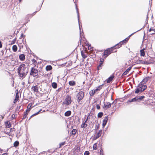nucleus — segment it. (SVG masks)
I'll use <instances>...</instances> for the list:
<instances>
[{"mask_svg":"<svg viewBox=\"0 0 155 155\" xmlns=\"http://www.w3.org/2000/svg\"><path fill=\"white\" fill-rule=\"evenodd\" d=\"M81 56L83 58L85 59L87 57V55L84 53L82 51H81Z\"/></svg>","mask_w":155,"mask_h":155,"instance_id":"bb28decb","label":"nucleus"},{"mask_svg":"<svg viewBox=\"0 0 155 155\" xmlns=\"http://www.w3.org/2000/svg\"><path fill=\"white\" fill-rule=\"evenodd\" d=\"M108 117L107 116L104 117V119L103 121L102 126L103 127L106 125L107 123V121L108 119Z\"/></svg>","mask_w":155,"mask_h":155,"instance_id":"6e6552de","label":"nucleus"},{"mask_svg":"<svg viewBox=\"0 0 155 155\" xmlns=\"http://www.w3.org/2000/svg\"><path fill=\"white\" fill-rule=\"evenodd\" d=\"M90 114H89V115H88V117H87V118L86 119V120L85 121V122H84V123H87V121L88 120V117H89V116H90Z\"/></svg>","mask_w":155,"mask_h":155,"instance_id":"603ef678","label":"nucleus"},{"mask_svg":"<svg viewBox=\"0 0 155 155\" xmlns=\"http://www.w3.org/2000/svg\"><path fill=\"white\" fill-rule=\"evenodd\" d=\"M111 100H113V96L112 95H111Z\"/></svg>","mask_w":155,"mask_h":155,"instance_id":"0e129e2a","label":"nucleus"},{"mask_svg":"<svg viewBox=\"0 0 155 155\" xmlns=\"http://www.w3.org/2000/svg\"><path fill=\"white\" fill-rule=\"evenodd\" d=\"M140 91V88L139 87L136 89L135 92L136 94H138L139 93Z\"/></svg>","mask_w":155,"mask_h":155,"instance_id":"c9c22d12","label":"nucleus"},{"mask_svg":"<svg viewBox=\"0 0 155 155\" xmlns=\"http://www.w3.org/2000/svg\"><path fill=\"white\" fill-rule=\"evenodd\" d=\"M138 87L140 88V91L143 92L147 88L146 85H144L142 82H141L138 84Z\"/></svg>","mask_w":155,"mask_h":155,"instance_id":"423d86ee","label":"nucleus"},{"mask_svg":"<svg viewBox=\"0 0 155 155\" xmlns=\"http://www.w3.org/2000/svg\"><path fill=\"white\" fill-rule=\"evenodd\" d=\"M131 67H130L128 68L122 74V75H127L129 71L131 70Z\"/></svg>","mask_w":155,"mask_h":155,"instance_id":"f8f14e48","label":"nucleus"},{"mask_svg":"<svg viewBox=\"0 0 155 155\" xmlns=\"http://www.w3.org/2000/svg\"><path fill=\"white\" fill-rule=\"evenodd\" d=\"M2 149H0V152H2Z\"/></svg>","mask_w":155,"mask_h":155,"instance_id":"69168bd1","label":"nucleus"},{"mask_svg":"<svg viewBox=\"0 0 155 155\" xmlns=\"http://www.w3.org/2000/svg\"><path fill=\"white\" fill-rule=\"evenodd\" d=\"M84 96V93L82 91H80L76 95L77 101L78 103H80V101L82 99Z\"/></svg>","mask_w":155,"mask_h":155,"instance_id":"7ed1b4c3","label":"nucleus"},{"mask_svg":"<svg viewBox=\"0 0 155 155\" xmlns=\"http://www.w3.org/2000/svg\"><path fill=\"white\" fill-rule=\"evenodd\" d=\"M115 46H114L113 47H111L110 48H107V50L108 51V52L109 54H110L111 53L113 52H115L116 51H114V50L115 49Z\"/></svg>","mask_w":155,"mask_h":155,"instance_id":"1a4fd4ad","label":"nucleus"},{"mask_svg":"<svg viewBox=\"0 0 155 155\" xmlns=\"http://www.w3.org/2000/svg\"><path fill=\"white\" fill-rule=\"evenodd\" d=\"M42 110L41 109L40 110H39L38 112L34 114H33L32 115H31V117H31L34 116H35V115H36L37 114H39V113Z\"/></svg>","mask_w":155,"mask_h":155,"instance_id":"e433bc0d","label":"nucleus"},{"mask_svg":"<svg viewBox=\"0 0 155 155\" xmlns=\"http://www.w3.org/2000/svg\"><path fill=\"white\" fill-rule=\"evenodd\" d=\"M76 9L77 10V16H78V24H79V29H80V35H81V28H80V21H79V13L78 11V8L76 6Z\"/></svg>","mask_w":155,"mask_h":155,"instance_id":"9d476101","label":"nucleus"},{"mask_svg":"<svg viewBox=\"0 0 155 155\" xmlns=\"http://www.w3.org/2000/svg\"><path fill=\"white\" fill-rule=\"evenodd\" d=\"M97 109L98 110L100 109V107L99 104H97L96 105Z\"/></svg>","mask_w":155,"mask_h":155,"instance_id":"a18cd8bd","label":"nucleus"},{"mask_svg":"<svg viewBox=\"0 0 155 155\" xmlns=\"http://www.w3.org/2000/svg\"><path fill=\"white\" fill-rule=\"evenodd\" d=\"M80 147L79 146L76 147L74 149V152H79L80 150Z\"/></svg>","mask_w":155,"mask_h":155,"instance_id":"4be33fe9","label":"nucleus"},{"mask_svg":"<svg viewBox=\"0 0 155 155\" xmlns=\"http://www.w3.org/2000/svg\"><path fill=\"white\" fill-rule=\"evenodd\" d=\"M137 99V101H140L141 100H142L143 98H145V96H138L136 97Z\"/></svg>","mask_w":155,"mask_h":155,"instance_id":"9b49d317","label":"nucleus"},{"mask_svg":"<svg viewBox=\"0 0 155 155\" xmlns=\"http://www.w3.org/2000/svg\"><path fill=\"white\" fill-rule=\"evenodd\" d=\"M149 78V77H146L143 79L141 82H142V83H143V84H144L148 81Z\"/></svg>","mask_w":155,"mask_h":155,"instance_id":"412c9836","label":"nucleus"},{"mask_svg":"<svg viewBox=\"0 0 155 155\" xmlns=\"http://www.w3.org/2000/svg\"><path fill=\"white\" fill-rule=\"evenodd\" d=\"M32 62L34 64H36L37 63V61L34 59H33L32 60Z\"/></svg>","mask_w":155,"mask_h":155,"instance_id":"c03bdc74","label":"nucleus"},{"mask_svg":"<svg viewBox=\"0 0 155 155\" xmlns=\"http://www.w3.org/2000/svg\"><path fill=\"white\" fill-rule=\"evenodd\" d=\"M87 124H86V123L84 122L81 125V128H84L87 127Z\"/></svg>","mask_w":155,"mask_h":155,"instance_id":"7c9ffc66","label":"nucleus"},{"mask_svg":"<svg viewBox=\"0 0 155 155\" xmlns=\"http://www.w3.org/2000/svg\"><path fill=\"white\" fill-rule=\"evenodd\" d=\"M22 83L24 84L25 83L24 82H23Z\"/></svg>","mask_w":155,"mask_h":155,"instance_id":"774afa93","label":"nucleus"},{"mask_svg":"<svg viewBox=\"0 0 155 155\" xmlns=\"http://www.w3.org/2000/svg\"><path fill=\"white\" fill-rule=\"evenodd\" d=\"M32 89L33 90L34 92H37L38 91V87L37 86L32 87Z\"/></svg>","mask_w":155,"mask_h":155,"instance_id":"dca6fc26","label":"nucleus"},{"mask_svg":"<svg viewBox=\"0 0 155 155\" xmlns=\"http://www.w3.org/2000/svg\"><path fill=\"white\" fill-rule=\"evenodd\" d=\"M26 117H27V116H26V115L24 114V115L23 116L22 119H25Z\"/></svg>","mask_w":155,"mask_h":155,"instance_id":"864d4df0","label":"nucleus"},{"mask_svg":"<svg viewBox=\"0 0 155 155\" xmlns=\"http://www.w3.org/2000/svg\"><path fill=\"white\" fill-rule=\"evenodd\" d=\"M144 61H143L142 60H137L136 61V63L137 64H143Z\"/></svg>","mask_w":155,"mask_h":155,"instance_id":"cd10ccee","label":"nucleus"},{"mask_svg":"<svg viewBox=\"0 0 155 155\" xmlns=\"http://www.w3.org/2000/svg\"><path fill=\"white\" fill-rule=\"evenodd\" d=\"M103 85V84L99 86L98 87H97L96 88V89H95V91H98L100 90L102 88V87Z\"/></svg>","mask_w":155,"mask_h":155,"instance_id":"2f4dec72","label":"nucleus"},{"mask_svg":"<svg viewBox=\"0 0 155 155\" xmlns=\"http://www.w3.org/2000/svg\"><path fill=\"white\" fill-rule=\"evenodd\" d=\"M2 47V45L1 42L0 41V48Z\"/></svg>","mask_w":155,"mask_h":155,"instance_id":"4d7b16f0","label":"nucleus"},{"mask_svg":"<svg viewBox=\"0 0 155 155\" xmlns=\"http://www.w3.org/2000/svg\"><path fill=\"white\" fill-rule=\"evenodd\" d=\"M97 145L96 143H94L93 146V149L94 150H96L97 149Z\"/></svg>","mask_w":155,"mask_h":155,"instance_id":"f704fd0d","label":"nucleus"},{"mask_svg":"<svg viewBox=\"0 0 155 155\" xmlns=\"http://www.w3.org/2000/svg\"><path fill=\"white\" fill-rule=\"evenodd\" d=\"M148 14H147V18H146V22L147 23V21H148Z\"/></svg>","mask_w":155,"mask_h":155,"instance_id":"3c124183","label":"nucleus"},{"mask_svg":"<svg viewBox=\"0 0 155 155\" xmlns=\"http://www.w3.org/2000/svg\"><path fill=\"white\" fill-rule=\"evenodd\" d=\"M102 132V130H100L97 133V134L99 136V137H100L101 134Z\"/></svg>","mask_w":155,"mask_h":155,"instance_id":"58836bf2","label":"nucleus"},{"mask_svg":"<svg viewBox=\"0 0 155 155\" xmlns=\"http://www.w3.org/2000/svg\"><path fill=\"white\" fill-rule=\"evenodd\" d=\"M30 74L33 76L34 77L38 75V70L33 67L31 69Z\"/></svg>","mask_w":155,"mask_h":155,"instance_id":"39448f33","label":"nucleus"},{"mask_svg":"<svg viewBox=\"0 0 155 155\" xmlns=\"http://www.w3.org/2000/svg\"><path fill=\"white\" fill-rule=\"evenodd\" d=\"M77 132V130L76 129H73L71 131V133L72 134L74 135L76 134Z\"/></svg>","mask_w":155,"mask_h":155,"instance_id":"473e14b6","label":"nucleus"},{"mask_svg":"<svg viewBox=\"0 0 155 155\" xmlns=\"http://www.w3.org/2000/svg\"><path fill=\"white\" fill-rule=\"evenodd\" d=\"M144 48H143V49L141 50L140 51V54L141 56H144L145 55V52L144 51Z\"/></svg>","mask_w":155,"mask_h":155,"instance_id":"6ab92c4d","label":"nucleus"},{"mask_svg":"<svg viewBox=\"0 0 155 155\" xmlns=\"http://www.w3.org/2000/svg\"><path fill=\"white\" fill-rule=\"evenodd\" d=\"M69 84L70 86H74L75 84V82L73 81H70L69 82Z\"/></svg>","mask_w":155,"mask_h":155,"instance_id":"aec40b11","label":"nucleus"},{"mask_svg":"<svg viewBox=\"0 0 155 155\" xmlns=\"http://www.w3.org/2000/svg\"><path fill=\"white\" fill-rule=\"evenodd\" d=\"M100 155H104L103 153V151L102 149L100 151Z\"/></svg>","mask_w":155,"mask_h":155,"instance_id":"de8ad7c7","label":"nucleus"},{"mask_svg":"<svg viewBox=\"0 0 155 155\" xmlns=\"http://www.w3.org/2000/svg\"><path fill=\"white\" fill-rule=\"evenodd\" d=\"M71 97L70 96L68 95L67 96L65 99V101L63 102V104H66L68 106L71 104Z\"/></svg>","mask_w":155,"mask_h":155,"instance_id":"20e7f679","label":"nucleus"},{"mask_svg":"<svg viewBox=\"0 0 155 155\" xmlns=\"http://www.w3.org/2000/svg\"><path fill=\"white\" fill-rule=\"evenodd\" d=\"M103 62H104V59L103 58H100V62H101L103 63Z\"/></svg>","mask_w":155,"mask_h":155,"instance_id":"8fccbe9b","label":"nucleus"},{"mask_svg":"<svg viewBox=\"0 0 155 155\" xmlns=\"http://www.w3.org/2000/svg\"><path fill=\"white\" fill-rule=\"evenodd\" d=\"M99 128V125H98L97 126L96 125V130L98 129Z\"/></svg>","mask_w":155,"mask_h":155,"instance_id":"6e6d98bb","label":"nucleus"},{"mask_svg":"<svg viewBox=\"0 0 155 155\" xmlns=\"http://www.w3.org/2000/svg\"><path fill=\"white\" fill-rule=\"evenodd\" d=\"M150 63L148 61H144L143 64H148Z\"/></svg>","mask_w":155,"mask_h":155,"instance_id":"a19ab883","label":"nucleus"},{"mask_svg":"<svg viewBox=\"0 0 155 155\" xmlns=\"http://www.w3.org/2000/svg\"><path fill=\"white\" fill-rule=\"evenodd\" d=\"M52 69V67L50 65H48L46 67V69L47 71L51 70Z\"/></svg>","mask_w":155,"mask_h":155,"instance_id":"5701e85b","label":"nucleus"},{"mask_svg":"<svg viewBox=\"0 0 155 155\" xmlns=\"http://www.w3.org/2000/svg\"><path fill=\"white\" fill-rule=\"evenodd\" d=\"M151 31H152V29H151V28H150V29L149 30V32H150Z\"/></svg>","mask_w":155,"mask_h":155,"instance_id":"680f3d73","label":"nucleus"},{"mask_svg":"<svg viewBox=\"0 0 155 155\" xmlns=\"http://www.w3.org/2000/svg\"><path fill=\"white\" fill-rule=\"evenodd\" d=\"M89 152L88 151H86L84 153V155H89Z\"/></svg>","mask_w":155,"mask_h":155,"instance_id":"37998d69","label":"nucleus"},{"mask_svg":"<svg viewBox=\"0 0 155 155\" xmlns=\"http://www.w3.org/2000/svg\"><path fill=\"white\" fill-rule=\"evenodd\" d=\"M19 144V142L18 141H16L14 143V146L15 147L18 146Z\"/></svg>","mask_w":155,"mask_h":155,"instance_id":"a878e982","label":"nucleus"},{"mask_svg":"<svg viewBox=\"0 0 155 155\" xmlns=\"http://www.w3.org/2000/svg\"><path fill=\"white\" fill-rule=\"evenodd\" d=\"M36 12H37L36 11V12H35L34 13H33L32 14V16H33V15H34L35 14V13Z\"/></svg>","mask_w":155,"mask_h":155,"instance_id":"052dcab7","label":"nucleus"},{"mask_svg":"<svg viewBox=\"0 0 155 155\" xmlns=\"http://www.w3.org/2000/svg\"><path fill=\"white\" fill-rule=\"evenodd\" d=\"M110 54L108 52V51L107 49L106 50H105L104 51V52L103 54V56H104V58H105L107 57Z\"/></svg>","mask_w":155,"mask_h":155,"instance_id":"4468645a","label":"nucleus"},{"mask_svg":"<svg viewBox=\"0 0 155 155\" xmlns=\"http://www.w3.org/2000/svg\"><path fill=\"white\" fill-rule=\"evenodd\" d=\"M99 137V136L97 134L96 136L94 137V138L95 139H96L98 138Z\"/></svg>","mask_w":155,"mask_h":155,"instance_id":"09e8293b","label":"nucleus"},{"mask_svg":"<svg viewBox=\"0 0 155 155\" xmlns=\"http://www.w3.org/2000/svg\"><path fill=\"white\" fill-rule=\"evenodd\" d=\"M57 84L55 82H53L52 84V86L54 88H56L57 87Z\"/></svg>","mask_w":155,"mask_h":155,"instance_id":"c85d7f7f","label":"nucleus"},{"mask_svg":"<svg viewBox=\"0 0 155 155\" xmlns=\"http://www.w3.org/2000/svg\"><path fill=\"white\" fill-rule=\"evenodd\" d=\"M23 36V34H22L21 35V37L22 38Z\"/></svg>","mask_w":155,"mask_h":155,"instance_id":"e2e57ef3","label":"nucleus"},{"mask_svg":"<svg viewBox=\"0 0 155 155\" xmlns=\"http://www.w3.org/2000/svg\"><path fill=\"white\" fill-rule=\"evenodd\" d=\"M103 63H102V62H99V65L98 66H97V69L98 70H99L101 68V65H102V64Z\"/></svg>","mask_w":155,"mask_h":155,"instance_id":"72a5a7b5","label":"nucleus"},{"mask_svg":"<svg viewBox=\"0 0 155 155\" xmlns=\"http://www.w3.org/2000/svg\"><path fill=\"white\" fill-rule=\"evenodd\" d=\"M6 126L8 125V127H11V124L10 122H8L6 123Z\"/></svg>","mask_w":155,"mask_h":155,"instance_id":"ea45409f","label":"nucleus"},{"mask_svg":"<svg viewBox=\"0 0 155 155\" xmlns=\"http://www.w3.org/2000/svg\"><path fill=\"white\" fill-rule=\"evenodd\" d=\"M114 77V76L113 75H111L107 80V83H110L112 81Z\"/></svg>","mask_w":155,"mask_h":155,"instance_id":"ddd939ff","label":"nucleus"},{"mask_svg":"<svg viewBox=\"0 0 155 155\" xmlns=\"http://www.w3.org/2000/svg\"><path fill=\"white\" fill-rule=\"evenodd\" d=\"M31 107V106H30L29 104H28V109L26 110V111H29L30 110V108Z\"/></svg>","mask_w":155,"mask_h":155,"instance_id":"79ce46f5","label":"nucleus"},{"mask_svg":"<svg viewBox=\"0 0 155 155\" xmlns=\"http://www.w3.org/2000/svg\"><path fill=\"white\" fill-rule=\"evenodd\" d=\"M142 29L141 28L140 29L137 31L135 32L132 33L127 38H125V39L124 40L122 41H120L119 43H118L116 45L114 46L116 47V46H117V47L115 48H119L120 47H121V46L123 44H124L126 43V42L128 40L130 37L132 35H133L137 31H139L141 30Z\"/></svg>","mask_w":155,"mask_h":155,"instance_id":"f03ea898","label":"nucleus"},{"mask_svg":"<svg viewBox=\"0 0 155 155\" xmlns=\"http://www.w3.org/2000/svg\"><path fill=\"white\" fill-rule=\"evenodd\" d=\"M18 98H19V96H18V92L17 93H16L15 101H17L18 100Z\"/></svg>","mask_w":155,"mask_h":155,"instance_id":"4c0bfd02","label":"nucleus"},{"mask_svg":"<svg viewBox=\"0 0 155 155\" xmlns=\"http://www.w3.org/2000/svg\"><path fill=\"white\" fill-rule=\"evenodd\" d=\"M137 101L136 97H135L134 98L131 99V100H129L127 102V104H129V103L130 102H136Z\"/></svg>","mask_w":155,"mask_h":155,"instance_id":"2eb2a0df","label":"nucleus"},{"mask_svg":"<svg viewBox=\"0 0 155 155\" xmlns=\"http://www.w3.org/2000/svg\"><path fill=\"white\" fill-rule=\"evenodd\" d=\"M65 143V142H63L61 143L60 144V147H61V146H63L64 145Z\"/></svg>","mask_w":155,"mask_h":155,"instance_id":"49530a36","label":"nucleus"},{"mask_svg":"<svg viewBox=\"0 0 155 155\" xmlns=\"http://www.w3.org/2000/svg\"><path fill=\"white\" fill-rule=\"evenodd\" d=\"M19 2H21V0H19Z\"/></svg>","mask_w":155,"mask_h":155,"instance_id":"338daca9","label":"nucleus"},{"mask_svg":"<svg viewBox=\"0 0 155 155\" xmlns=\"http://www.w3.org/2000/svg\"><path fill=\"white\" fill-rule=\"evenodd\" d=\"M152 31H154V33H151V35H153V34H154V32H155V29H152Z\"/></svg>","mask_w":155,"mask_h":155,"instance_id":"bf43d9fd","label":"nucleus"},{"mask_svg":"<svg viewBox=\"0 0 155 155\" xmlns=\"http://www.w3.org/2000/svg\"><path fill=\"white\" fill-rule=\"evenodd\" d=\"M71 114V111L70 110H68L66 112L64 113V115L66 117L70 116Z\"/></svg>","mask_w":155,"mask_h":155,"instance_id":"a211bd4d","label":"nucleus"},{"mask_svg":"<svg viewBox=\"0 0 155 155\" xmlns=\"http://www.w3.org/2000/svg\"><path fill=\"white\" fill-rule=\"evenodd\" d=\"M24 114L25 115H26L27 116V115H28L27 111H26L25 112H24Z\"/></svg>","mask_w":155,"mask_h":155,"instance_id":"13d9d810","label":"nucleus"},{"mask_svg":"<svg viewBox=\"0 0 155 155\" xmlns=\"http://www.w3.org/2000/svg\"><path fill=\"white\" fill-rule=\"evenodd\" d=\"M28 72V69L25 67L24 64H21L18 68V72L19 77L22 78H24Z\"/></svg>","mask_w":155,"mask_h":155,"instance_id":"f257e3e1","label":"nucleus"},{"mask_svg":"<svg viewBox=\"0 0 155 155\" xmlns=\"http://www.w3.org/2000/svg\"><path fill=\"white\" fill-rule=\"evenodd\" d=\"M111 104L110 102H106V103H105L104 104L103 108L105 110L108 108H109L111 107Z\"/></svg>","mask_w":155,"mask_h":155,"instance_id":"0eeeda50","label":"nucleus"},{"mask_svg":"<svg viewBox=\"0 0 155 155\" xmlns=\"http://www.w3.org/2000/svg\"><path fill=\"white\" fill-rule=\"evenodd\" d=\"M19 58L20 59L21 61H23L25 58V56L24 54H21L19 56Z\"/></svg>","mask_w":155,"mask_h":155,"instance_id":"f3484780","label":"nucleus"},{"mask_svg":"<svg viewBox=\"0 0 155 155\" xmlns=\"http://www.w3.org/2000/svg\"><path fill=\"white\" fill-rule=\"evenodd\" d=\"M96 92V91H95V90H94V91L93 90L91 91H90V92H89L90 95L91 96L93 95Z\"/></svg>","mask_w":155,"mask_h":155,"instance_id":"393cba45","label":"nucleus"},{"mask_svg":"<svg viewBox=\"0 0 155 155\" xmlns=\"http://www.w3.org/2000/svg\"><path fill=\"white\" fill-rule=\"evenodd\" d=\"M103 115V113L102 112H100L97 115V117L98 118L101 117Z\"/></svg>","mask_w":155,"mask_h":155,"instance_id":"c756f323","label":"nucleus"},{"mask_svg":"<svg viewBox=\"0 0 155 155\" xmlns=\"http://www.w3.org/2000/svg\"><path fill=\"white\" fill-rule=\"evenodd\" d=\"M12 50L14 52H16L17 51V47L16 45H14L13 46Z\"/></svg>","mask_w":155,"mask_h":155,"instance_id":"b1692460","label":"nucleus"},{"mask_svg":"<svg viewBox=\"0 0 155 155\" xmlns=\"http://www.w3.org/2000/svg\"><path fill=\"white\" fill-rule=\"evenodd\" d=\"M150 1H152V0H150V1H149V5H150V6L151 7V5H152V2H150Z\"/></svg>","mask_w":155,"mask_h":155,"instance_id":"5fc2aeb1","label":"nucleus"}]
</instances>
